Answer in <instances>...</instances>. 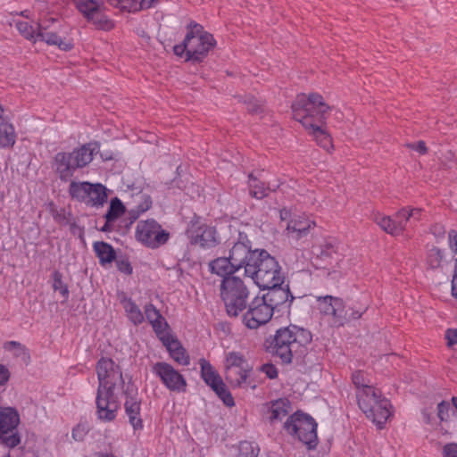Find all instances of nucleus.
I'll use <instances>...</instances> for the list:
<instances>
[{"instance_id": "1", "label": "nucleus", "mask_w": 457, "mask_h": 457, "mask_svg": "<svg viewBox=\"0 0 457 457\" xmlns=\"http://www.w3.org/2000/svg\"><path fill=\"white\" fill-rule=\"evenodd\" d=\"M330 107L319 94L297 96L292 104L294 119L310 130L317 143L326 150L332 147L330 136L323 129V123Z\"/></svg>"}, {"instance_id": "2", "label": "nucleus", "mask_w": 457, "mask_h": 457, "mask_svg": "<svg viewBox=\"0 0 457 457\" xmlns=\"http://www.w3.org/2000/svg\"><path fill=\"white\" fill-rule=\"evenodd\" d=\"M187 29L183 42L173 47L174 54L179 57L186 55L187 62H201L215 46L216 41L213 36L198 23L190 22Z\"/></svg>"}, {"instance_id": "3", "label": "nucleus", "mask_w": 457, "mask_h": 457, "mask_svg": "<svg viewBox=\"0 0 457 457\" xmlns=\"http://www.w3.org/2000/svg\"><path fill=\"white\" fill-rule=\"evenodd\" d=\"M311 341L312 335L308 330L290 326L277 330L269 349L283 363L287 364L292 361L294 355L303 353V349Z\"/></svg>"}, {"instance_id": "4", "label": "nucleus", "mask_w": 457, "mask_h": 457, "mask_svg": "<svg viewBox=\"0 0 457 457\" xmlns=\"http://www.w3.org/2000/svg\"><path fill=\"white\" fill-rule=\"evenodd\" d=\"M97 150L96 143H88L72 152H59L54 158L53 168L61 180L68 181L78 169L84 168L92 162Z\"/></svg>"}, {"instance_id": "5", "label": "nucleus", "mask_w": 457, "mask_h": 457, "mask_svg": "<svg viewBox=\"0 0 457 457\" xmlns=\"http://www.w3.org/2000/svg\"><path fill=\"white\" fill-rule=\"evenodd\" d=\"M245 275L262 289L284 284L278 262L265 250H261L253 262L246 267Z\"/></svg>"}, {"instance_id": "6", "label": "nucleus", "mask_w": 457, "mask_h": 457, "mask_svg": "<svg viewBox=\"0 0 457 457\" xmlns=\"http://www.w3.org/2000/svg\"><path fill=\"white\" fill-rule=\"evenodd\" d=\"M250 290L245 282L237 276L222 278L220 297L229 317H237L245 310Z\"/></svg>"}, {"instance_id": "7", "label": "nucleus", "mask_w": 457, "mask_h": 457, "mask_svg": "<svg viewBox=\"0 0 457 457\" xmlns=\"http://www.w3.org/2000/svg\"><path fill=\"white\" fill-rule=\"evenodd\" d=\"M357 402L366 417L378 428H382L392 416V405L389 400L384 397L377 388L364 389L360 394V400Z\"/></svg>"}, {"instance_id": "8", "label": "nucleus", "mask_w": 457, "mask_h": 457, "mask_svg": "<svg viewBox=\"0 0 457 457\" xmlns=\"http://www.w3.org/2000/svg\"><path fill=\"white\" fill-rule=\"evenodd\" d=\"M285 430L312 449L317 445V423L309 415L295 412L284 423Z\"/></svg>"}, {"instance_id": "9", "label": "nucleus", "mask_w": 457, "mask_h": 457, "mask_svg": "<svg viewBox=\"0 0 457 457\" xmlns=\"http://www.w3.org/2000/svg\"><path fill=\"white\" fill-rule=\"evenodd\" d=\"M76 7L88 22L96 29L110 30L114 27L113 21L104 13L105 5L96 0H74Z\"/></svg>"}, {"instance_id": "10", "label": "nucleus", "mask_w": 457, "mask_h": 457, "mask_svg": "<svg viewBox=\"0 0 457 457\" xmlns=\"http://www.w3.org/2000/svg\"><path fill=\"white\" fill-rule=\"evenodd\" d=\"M170 234L154 219L139 220L136 227V238L147 247L157 248L164 245Z\"/></svg>"}, {"instance_id": "11", "label": "nucleus", "mask_w": 457, "mask_h": 457, "mask_svg": "<svg viewBox=\"0 0 457 457\" xmlns=\"http://www.w3.org/2000/svg\"><path fill=\"white\" fill-rule=\"evenodd\" d=\"M272 308L262 296L254 297L249 303L246 312L242 316L243 324L255 329L268 323L273 316Z\"/></svg>"}, {"instance_id": "12", "label": "nucleus", "mask_w": 457, "mask_h": 457, "mask_svg": "<svg viewBox=\"0 0 457 457\" xmlns=\"http://www.w3.org/2000/svg\"><path fill=\"white\" fill-rule=\"evenodd\" d=\"M97 390H112L123 385L122 372L120 367L109 358H101L96 365Z\"/></svg>"}, {"instance_id": "13", "label": "nucleus", "mask_w": 457, "mask_h": 457, "mask_svg": "<svg viewBox=\"0 0 457 457\" xmlns=\"http://www.w3.org/2000/svg\"><path fill=\"white\" fill-rule=\"evenodd\" d=\"M56 24H59V21L55 18L39 17L37 22V40L57 46L63 51H70L72 49L73 44L71 40L62 39L57 35Z\"/></svg>"}, {"instance_id": "14", "label": "nucleus", "mask_w": 457, "mask_h": 457, "mask_svg": "<svg viewBox=\"0 0 457 457\" xmlns=\"http://www.w3.org/2000/svg\"><path fill=\"white\" fill-rule=\"evenodd\" d=\"M260 251L259 249L252 250L247 236L240 233L237 242L234 243L229 250L228 257L237 270L245 268V274H246V267L253 262Z\"/></svg>"}, {"instance_id": "15", "label": "nucleus", "mask_w": 457, "mask_h": 457, "mask_svg": "<svg viewBox=\"0 0 457 457\" xmlns=\"http://www.w3.org/2000/svg\"><path fill=\"white\" fill-rule=\"evenodd\" d=\"M201 375L204 382L212 387V389L227 406H234V399L222 381L220 376L205 360H201Z\"/></svg>"}, {"instance_id": "16", "label": "nucleus", "mask_w": 457, "mask_h": 457, "mask_svg": "<svg viewBox=\"0 0 457 457\" xmlns=\"http://www.w3.org/2000/svg\"><path fill=\"white\" fill-rule=\"evenodd\" d=\"M96 416L104 422H111L116 419L120 403L112 390H97Z\"/></svg>"}, {"instance_id": "17", "label": "nucleus", "mask_w": 457, "mask_h": 457, "mask_svg": "<svg viewBox=\"0 0 457 457\" xmlns=\"http://www.w3.org/2000/svg\"><path fill=\"white\" fill-rule=\"evenodd\" d=\"M153 372L160 378L163 385L170 391L185 392L187 381L184 377L170 364L156 362L153 366Z\"/></svg>"}, {"instance_id": "18", "label": "nucleus", "mask_w": 457, "mask_h": 457, "mask_svg": "<svg viewBox=\"0 0 457 457\" xmlns=\"http://www.w3.org/2000/svg\"><path fill=\"white\" fill-rule=\"evenodd\" d=\"M320 312L333 318L337 326H343L347 321V311L341 298L331 295L319 296L317 298Z\"/></svg>"}, {"instance_id": "19", "label": "nucleus", "mask_w": 457, "mask_h": 457, "mask_svg": "<svg viewBox=\"0 0 457 457\" xmlns=\"http://www.w3.org/2000/svg\"><path fill=\"white\" fill-rule=\"evenodd\" d=\"M125 395L126 401L124 407L129 418V422L135 431L142 430L144 425L140 417L141 403L140 400L137 399V389L134 386H128L125 390Z\"/></svg>"}, {"instance_id": "20", "label": "nucleus", "mask_w": 457, "mask_h": 457, "mask_svg": "<svg viewBox=\"0 0 457 457\" xmlns=\"http://www.w3.org/2000/svg\"><path fill=\"white\" fill-rule=\"evenodd\" d=\"M374 221L387 234L397 237L405 230L407 223L411 220H405L403 217L398 216V212L394 218L378 213L373 218Z\"/></svg>"}, {"instance_id": "21", "label": "nucleus", "mask_w": 457, "mask_h": 457, "mask_svg": "<svg viewBox=\"0 0 457 457\" xmlns=\"http://www.w3.org/2000/svg\"><path fill=\"white\" fill-rule=\"evenodd\" d=\"M265 289H268V292L262 297L270 307L272 308L273 312L275 309L288 302L291 303L294 299V296L289 291L288 285L283 286V284H279L278 286L266 287Z\"/></svg>"}, {"instance_id": "22", "label": "nucleus", "mask_w": 457, "mask_h": 457, "mask_svg": "<svg viewBox=\"0 0 457 457\" xmlns=\"http://www.w3.org/2000/svg\"><path fill=\"white\" fill-rule=\"evenodd\" d=\"M188 233L191 242L203 248L212 247L218 243L216 230L212 227L202 225L196 229L190 228Z\"/></svg>"}, {"instance_id": "23", "label": "nucleus", "mask_w": 457, "mask_h": 457, "mask_svg": "<svg viewBox=\"0 0 457 457\" xmlns=\"http://www.w3.org/2000/svg\"><path fill=\"white\" fill-rule=\"evenodd\" d=\"M160 338L169 351L170 355L176 362L184 366L189 364V356L177 339L173 338L172 336L169 334H163Z\"/></svg>"}, {"instance_id": "24", "label": "nucleus", "mask_w": 457, "mask_h": 457, "mask_svg": "<svg viewBox=\"0 0 457 457\" xmlns=\"http://www.w3.org/2000/svg\"><path fill=\"white\" fill-rule=\"evenodd\" d=\"M315 226L314 221L301 218L291 220L287 226L288 237L292 239L299 240L307 236L310 229Z\"/></svg>"}, {"instance_id": "25", "label": "nucleus", "mask_w": 457, "mask_h": 457, "mask_svg": "<svg viewBox=\"0 0 457 457\" xmlns=\"http://www.w3.org/2000/svg\"><path fill=\"white\" fill-rule=\"evenodd\" d=\"M159 1L160 0H106L112 6L129 12L154 7Z\"/></svg>"}, {"instance_id": "26", "label": "nucleus", "mask_w": 457, "mask_h": 457, "mask_svg": "<svg viewBox=\"0 0 457 457\" xmlns=\"http://www.w3.org/2000/svg\"><path fill=\"white\" fill-rule=\"evenodd\" d=\"M209 269L212 273L216 274L223 278L232 277L237 271L229 257H220L209 263Z\"/></svg>"}, {"instance_id": "27", "label": "nucleus", "mask_w": 457, "mask_h": 457, "mask_svg": "<svg viewBox=\"0 0 457 457\" xmlns=\"http://www.w3.org/2000/svg\"><path fill=\"white\" fill-rule=\"evenodd\" d=\"M20 423L17 411L8 407L0 410V431H13Z\"/></svg>"}, {"instance_id": "28", "label": "nucleus", "mask_w": 457, "mask_h": 457, "mask_svg": "<svg viewBox=\"0 0 457 457\" xmlns=\"http://www.w3.org/2000/svg\"><path fill=\"white\" fill-rule=\"evenodd\" d=\"M252 372V367L229 370L226 371V379L234 386L245 387L249 385L248 378Z\"/></svg>"}, {"instance_id": "29", "label": "nucleus", "mask_w": 457, "mask_h": 457, "mask_svg": "<svg viewBox=\"0 0 457 457\" xmlns=\"http://www.w3.org/2000/svg\"><path fill=\"white\" fill-rule=\"evenodd\" d=\"M145 313L147 320L153 326L154 331L161 337L164 334L167 323L160 314L159 311L151 303L145 307Z\"/></svg>"}, {"instance_id": "30", "label": "nucleus", "mask_w": 457, "mask_h": 457, "mask_svg": "<svg viewBox=\"0 0 457 457\" xmlns=\"http://www.w3.org/2000/svg\"><path fill=\"white\" fill-rule=\"evenodd\" d=\"M93 247L102 265L109 264L115 260L116 253L111 245L105 242H96Z\"/></svg>"}, {"instance_id": "31", "label": "nucleus", "mask_w": 457, "mask_h": 457, "mask_svg": "<svg viewBox=\"0 0 457 457\" xmlns=\"http://www.w3.org/2000/svg\"><path fill=\"white\" fill-rule=\"evenodd\" d=\"M248 187L251 196L256 199H262L268 195L269 187L262 181H261L253 173L248 176Z\"/></svg>"}, {"instance_id": "32", "label": "nucleus", "mask_w": 457, "mask_h": 457, "mask_svg": "<svg viewBox=\"0 0 457 457\" xmlns=\"http://www.w3.org/2000/svg\"><path fill=\"white\" fill-rule=\"evenodd\" d=\"M16 135L13 126L3 120L0 122V147H11L14 145Z\"/></svg>"}, {"instance_id": "33", "label": "nucleus", "mask_w": 457, "mask_h": 457, "mask_svg": "<svg viewBox=\"0 0 457 457\" xmlns=\"http://www.w3.org/2000/svg\"><path fill=\"white\" fill-rule=\"evenodd\" d=\"M106 188L101 184H91L88 191L87 203L93 206L103 205L107 201Z\"/></svg>"}, {"instance_id": "34", "label": "nucleus", "mask_w": 457, "mask_h": 457, "mask_svg": "<svg viewBox=\"0 0 457 457\" xmlns=\"http://www.w3.org/2000/svg\"><path fill=\"white\" fill-rule=\"evenodd\" d=\"M291 411L290 403L287 400L279 399L272 403L270 406V420H281L288 415Z\"/></svg>"}, {"instance_id": "35", "label": "nucleus", "mask_w": 457, "mask_h": 457, "mask_svg": "<svg viewBox=\"0 0 457 457\" xmlns=\"http://www.w3.org/2000/svg\"><path fill=\"white\" fill-rule=\"evenodd\" d=\"M125 212V207L122 204V202L115 197L111 201L110 207L108 212H106L104 218L106 220V224L102 228L103 231H106L107 224L109 222H112L116 220L119 217H120Z\"/></svg>"}, {"instance_id": "36", "label": "nucleus", "mask_w": 457, "mask_h": 457, "mask_svg": "<svg viewBox=\"0 0 457 457\" xmlns=\"http://www.w3.org/2000/svg\"><path fill=\"white\" fill-rule=\"evenodd\" d=\"M352 381L356 387L357 401L360 400V394L367 388H374L368 374L361 370H356L352 374Z\"/></svg>"}, {"instance_id": "37", "label": "nucleus", "mask_w": 457, "mask_h": 457, "mask_svg": "<svg viewBox=\"0 0 457 457\" xmlns=\"http://www.w3.org/2000/svg\"><path fill=\"white\" fill-rule=\"evenodd\" d=\"M250 366L245 356L237 352H229L226 355V371Z\"/></svg>"}, {"instance_id": "38", "label": "nucleus", "mask_w": 457, "mask_h": 457, "mask_svg": "<svg viewBox=\"0 0 457 457\" xmlns=\"http://www.w3.org/2000/svg\"><path fill=\"white\" fill-rule=\"evenodd\" d=\"M91 188L89 182H75L70 184L69 191L72 197L81 201H87L88 191Z\"/></svg>"}, {"instance_id": "39", "label": "nucleus", "mask_w": 457, "mask_h": 457, "mask_svg": "<svg viewBox=\"0 0 457 457\" xmlns=\"http://www.w3.org/2000/svg\"><path fill=\"white\" fill-rule=\"evenodd\" d=\"M124 309L127 312L129 319L134 324H140L144 321V315L142 312L140 311L138 306L131 300H129L125 303Z\"/></svg>"}, {"instance_id": "40", "label": "nucleus", "mask_w": 457, "mask_h": 457, "mask_svg": "<svg viewBox=\"0 0 457 457\" xmlns=\"http://www.w3.org/2000/svg\"><path fill=\"white\" fill-rule=\"evenodd\" d=\"M15 27L25 38L37 41V26L33 27L28 21H17Z\"/></svg>"}, {"instance_id": "41", "label": "nucleus", "mask_w": 457, "mask_h": 457, "mask_svg": "<svg viewBox=\"0 0 457 457\" xmlns=\"http://www.w3.org/2000/svg\"><path fill=\"white\" fill-rule=\"evenodd\" d=\"M445 260V254L439 248L434 247L429 250L428 254V264L432 269H436L442 266Z\"/></svg>"}, {"instance_id": "42", "label": "nucleus", "mask_w": 457, "mask_h": 457, "mask_svg": "<svg viewBox=\"0 0 457 457\" xmlns=\"http://www.w3.org/2000/svg\"><path fill=\"white\" fill-rule=\"evenodd\" d=\"M0 440L9 448H14L21 443L19 434L13 431H0Z\"/></svg>"}, {"instance_id": "43", "label": "nucleus", "mask_w": 457, "mask_h": 457, "mask_svg": "<svg viewBox=\"0 0 457 457\" xmlns=\"http://www.w3.org/2000/svg\"><path fill=\"white\" fill-rule=\"evenodd\" d=\"M53 288L59 291L62 297L66 300L69 297V289L62 281V275L59 271L53 273Z\"/></svg>"}, {"instance_id": "44", "label": "nucleus", "mask_w": 457, "mask_h": 457, "mask_svg": "<svg viewBox=\"0 0 457 457\" xmlns=\"http://www.w3.org/2000/svg\"><path fill=\"white\" fill-rule=\"evenodd\" d=\"M259 448L251 442H242L239 446L238 457H257Z\"/></svg>"}, {"instance_id": "45", "label": "nucleus", "mask_w": 457, "mask_h": 457, "mask_svg": "<svg viewBox=\"0 0 457 457\" xmlns=\"http://www.w3.org/2000/svg\"><path fill=\"white\" fill-rule=\"evenodd\" d=\"M420 209L405 207L398 212V216L403 217L405 220L413 219L415 220H419L420 219Z\"/></svg>"}, {"instance_id": "46", "label": "nucleus", "mask_w": 457, "mask_h": 457, "mask_svg": "<svg viewBox=\"0 0 457 457\" xmlns=\"http://www.w3.org/2000/svg\"><path fill=\"white\" fill-rule=\"evenodd\" d=\"M248 112L252 113H259L262 112V105L259 100L249 97L245 102Z\"/></svg>"}, {"instance_id": "47", "label": "nucleus", "mask_w": 457, "mask_h": 457, "mask_svg": "<svg viewBox=\"0 0 457 457\" xmlns=\"http://www.w3.org/2000/svg\"><path fill=\"white\" fill-rule=\"evenodd\" d=\"M87 432L88 429L85 424H79L72 430V437L76 441H82Z\"/></svg>"}, {"instance_id": "48", "label": "nucleus", "mask_w": 457, "mask_h": 457, "mask_svg": "<svg viewBox=\"0 0 457 457\" xmlns=\"http://www.w3.org/2000/svg\"><path fill=\"white\" fill-rule=\"evenodd\" d=\"M260 370L263 372L270 379H273L278 377V370L271 363H265L262 365Z\"/></svg>"}, {"instance_id": "49", "label": "nucleus", "mask_w": 457, "mask_h": 457, "mask_svg": "<svg viewBox=\"0 0 457 457\" xmlns=\"http://www.w3.org/2000/svg\"><path fill=\"white\" fill-rule=\"evenodd\" d=\"M437 410H438V413H437L438 418L441 420H446L449 416L448 413L450 411V404L448 403L443 401L438 403Z\"/></svg>"}, {"instance_id": "50", "label": "nucleus", "mask_w": 457, "mask_h": 457, "mask_svg": "<svg viewBox=\"0 0 457 457\" xmlns=\"http://www.w3.org/2000/svg\"><path fill=\"white\" fill-rule=\"evenodd\" d=\"M444 457H457V444L451 443L444 446Z\"/></svg>"}, {"instance_id": "51", "label": "nucleus", "mask_w": 457, "mask_h": 457, "mask_svg": "<svg viewBox=\"0 0 457 457\" xmlns=\"http://www.w3.org/2000/svg\"><path fill=\"white\" fill-rule=\"evenodd\" d=\"M445 337L447 339L448 345L452 346L457 345V329L449 328L445 332Z\"/></svg>"}, {"instance_id": "52", "label": "nucleus", "mask_w": 457, "mask_h": 457, "mask_svg": "<svg viewBox=\"0 0 457 457\" xmlns=\"http://www.w3.org/2000/svg\"><path fill=\"white\" fill-rule=\"evenodd\" d=\"M409 147L412 148L413 150L419 152L421 154H424L427 153V146L423 141H419L418 143H413L408 145Z\"/></svg>"}, {"instance_id": "53", "label": "nucleus", "mask_w": 457, "mask_h": 457, "mask_svg": "<svg viewBox=\"0 0 457 457\" xmlns=\"http://www.w3.org/2000/svg\"><path fill=\"white\" fill-rule=\"evenodd\" d=\"M9 370L0 364V386L4 385L9 379Z\"/></svg>"}, {"instance_id": "54", "label": "nucleus", "mask_w": 457, "mask_h": 457, "mask_svg": "<svg viewBox=\"0 0 457 457\" xmlns=\"http://www.w3.org/2000/svg\"><path fill=\"white\" fill-rule=\"evenodd\" d=\"M452 293L457 298V258L455 259L454 273L452 280Z\"/></svg>"}, {"instance_id": "55", "label": "nucleus", "mask_w": 457, "mask_h": 457, "mask_svg": "<svg viewBox=\"0 0 457 457\" xmlns=\"http://www.w3.org/2000/svg\"><path fill=\"white\" fill-rule=\"evenodd\" d=\"M366 308H361L359 310H352L351 313L347 312V320L360 319L365 312Z\"/></svg>"}, {"instance_id": "56", "label": "nucleus", "mask_w": 457, "mask_h": 457, "mask_svg": "<svg viewBox=\"0 0 457 457\" xmlns=\"http://www.w3.org/2000/svg\"><path fill=\"white\" fill-rule=\"evenodd\" d=\"M152 206V201L149 196H145L144 203L138 206L139 212H145Z\"/></svg>"}, {"instance_id": "57", "label": "nucleus", "mask_w": 457, "mask_h": 457, "mask_svg": "<svg viewBox=\"0 0 457 457\" xmlns=\"http://www.w3.org/2000/svg\"><path fill=\"white\" fill-rule=\"evenodd\" d=\"M326 249L325 250H321L320 253L321 254H324V255H330L333 252H335L334 250V246L331 243H326L324 245H323Z\"/></svg>"}, {"instance_id": "58", "label": "nucleus", "mask_w": 457, "mask_h": 457, "mask_svg": "<svg viewBox=\"0 0 457 457\" xmlns=\"http://www.w3.org/2000/svg\"><path fill=\"white\" fill-rule=\"evenodd\" d=\"M449 237H451V235ZM450 247L453 251L457 253V234L453 238L450 237Z\"/></svg>"}, {"instance_id": "59", "label": "nucleus", "mask_w": 457, "mask_h": 457, "mask_svg": "<svg viewBox=\"0 0 457 457\" xmlns=\"http://www.w3.org/2000/svg\"><path fill=\"white\" fill-rule=\"evenodd\" d=\"M54 217H55L56 219H59L60 222H62V220H61V218H65L66 215H65V212L63 210H60V211H55L54 212Z\"/></svg>"}, {"instance_id": "60", "label": "nucleus", "mask_w": 457, "mask_h": 457, "mask_svg": "<svg viewBox=\"0 0 457 457\" xmlns=\"http://www.w3.org/2000/svg\"><path fill=\"white\" fill-rule=\"evenodd\" d=\"M435 228H437V227H436ZM437 232H438L439 236H443L445 234L444 228L443 227H438Z\"/></svg>"}, {"instance_id": "61", "label": "nucleus", "mask_w": 457, "mask_h": 457, "mask_svg": "<svg viewBox=\"0 0 457 457\" xmlns=\"http://www.w3.org/2000/svg\"><path fill=\"white\" fill-rule=\"evenodd\" d=\"M452 403H453L454 408L457 410V397H453Z\"/></svg>"}, {"instance_id": "62", "label": "nucleus", "mask_w": 457, "mask_h": 457, "mask_svg": "<svg viewBox=\"0 0 457 457\" xmlns=\"http://www.w3.org/2000/svg\"><path fill=\"white\" fill-rule=\"evenodd\" d=\"M280 215H281V219H282V220H285V219H286V217H284V216H283V212H281Z\"/></svg>"}, {"instance_id": "63", "label": "nucleus", "mask_w": 457, "mask_h": 457, "mask_svg": "<svg viewBox=\"0 0 457 457\" xmlns=\"http://www.w3.org/2000/svg\"><path fill=\"white\" fill-rule=\"evenodd\" d=\"M104 457H114V456H112V455H105Z\"/></svg>"}]
</instances>
